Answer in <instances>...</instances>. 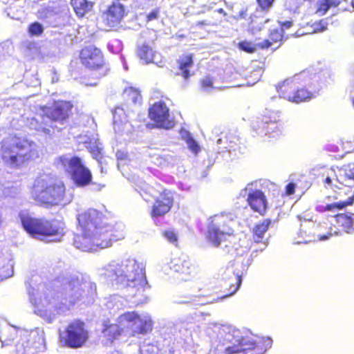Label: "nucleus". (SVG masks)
<instances>
[{
	"label": "nucleus",
	"instance_id": "nucleus-1",
	"mask_svg": "<svg viewBox=\"0 0 354 354\" xmlns=\"http://www.w3.org/2000/svg\"><path fill=\"white\" fill-rule=\"evenodd\" d=\"M110 219V214L106 209L89 208L79 214L77 221L82 233L74 237L76 248L90 251L95 248H108L118 240V231L109 223Z\"/></svg>",
	"mask_w": 354,
	"mask_h": 354
},
{
	"label": "nucleus",
	"instance_id": "nucleus-2",
	"mask_svg": "<svg viewBox=\"0 0 354 354\" xmlns=\"http://www.w3.org/2000/svg\"><path fill=\"white\" fill-rule=\"evenodd\" d=\"M218 339V346L224 354H264L267 350L261 337H253L230 326L221 329Z\"/></svg>",
	"mask_w": 354,
	"mask_h": 354
},
{
	"label": "nucleus",
	"instance_id": "nucleus-3",
	"mask_svg": "<svg viewBox=\"0 0 354 354\" xmlns=\"http://www.w3.org/2000/svg\"><path fill=\"white\" fill-rule=\"evenodd\" d=\"M0 157L5 165L19 169L37 158L39 154L33 142L11 135L0 142Z\"/></svg>",
	"mask_w": 354,
	"mask_h": 354
},
{
	"label": "nucleus",
	"instance_id": "nucleus-4",
	"mask_svg": "<svg viewBox=\"0 0 354 354\" xmlns=\"http://www.w3.org/2000/svg\"><path fill=\"white\" fill-rule=\"evenodd\" d=\"M32 194L37 205L51 208L65 202L66 190L62 182L37 179L32 186Z\"/></svg>",
	"mask_w": 354,
	"mask_h": 354
},
{
	"label": "nucleus",
	"instance_id": "nucleus-5",
	"mask_svg": "<svg viewBox=\"0 0 354 354\" xmlns=\"http://www.w3.org/2000/svg\"><path fill=\"white\" fill-rule=\"evenodd\" d=\"M19 217L23 228L34 238L43 239L55 236L59 241L65 234L64 223L60 221L35 218L25 214H20Z\"/></svg>",
	"mask_w": 354,
	"mask_h": 354
},
{
	"label": "nucleus",
	"instance_id": "nucleus-6",
	"mask_svg": "<svg viewBox=\"0 0 354 354\" xmlns=\"http://www.w3.org/2000/svg\"><path fill=\"white\" fill-rule=\"evenodd\" d=\"M78 58L81 64L89 71L88 79L93 82L87 83L95 86L99 80L106 75L109 68L102 50L94 45L85 46L79 52Z\"/></svg>",
	"mask_w": 354,
	"mask_h": 354
},
{
	"label": "nucleus",
	"instance_id": "nucleus-7",
	"mask_svg": "<svg viewBox=\"0 0 354 354\" xmlns=\"http://www.w3.org/2000/svg\"><path fill=\"white\" fill-rule=\"evenodd\" d=\"M90 333L86 323L75 319L68 322L63 330L59 331V342L66 348L77 349L88 342Z\"/></svg>",
	"mask_w": 354,
	"mask_h": 354
},
{
	"label": "nucleus",
	"instance_id": "nucleus-8",
	"mask_svg": "<svg viewBox=\"0 0 354 354\" xmlns=\"http://www.w3.org/2000/svg\"><path fill=\"white\" fill-rule=\"evenodd\" d=\"M299 76L286 79L276 85V90L281 98L293 103H301L310 100L313 94L306 88H299Z\"/></svg>",
	"mask_w": 354,
	"mask_h": 354
},
{
	"label": "nucleus",
	"instance_id": "nucleus-9",
	"mask_svg": "<svg viewBox=\"0 0 354 354\" xmlns=\"http://www.w3.org/2000/svg\"><path fill=\"white\" fill-rule=\"evenodd\" d=\"M230 220L224 215H214L208 223L205 233L206 240L215 247H218L227 236L233 235V230L230 227Z\"/></svg>",
	"mask_w": 354,
	"mask_h": 354
},
{
	"label": "nucleus",
	"instance_id": "nucleus-10",
	"mask_svg": "<svg viewBox=\"0 0 354 354\" xmlns=\"http://www.w3.org/2000/svg\"><path fill=\"white\" fill-rule=\"evenodd\" d=\"M158 187L160 189L154 198L149 212L152 219L165 216L171 210L175 203V191L163 187L160 185Z\"/></svg>",
	"mask_w": 354,
	"mask_h": 354
},
{
	"label": "nucleus",
	"instance_id": "nucleus-11",
	"mask_svg": "<svg viewBox=\"0 0 354 354\" xmlns=\"http://www.w3.org/2000/svg\"><path fill=\"white\" fill-rule=\"evenodd\" d=\"M59 160L64 165L66 162L68 163L71 179L76 186L84 187L91 183V172L88 168L84 165L80 158L73 156L68 160L65 157H60Z\"/></svg>",
	"mask_w": 354,
	"mask_h": 354
},
{
	"label": "nucleus",
	"instance_id": "nucleus-12",
	"mask_svg": "<svg viewBox=\"0 0 354 354\" xmlns=\"http://www.w3.org/2000/svg\"><path fill=\"white\" fill-rule=\"evenodd\" d=\"M73 104L71 101L55 100L51 106H41L43 118H46L53 122L63 124L68 121L72 115Z\"/></svg>",
	"mask_w": 354,
	"mask_h": 354
},
{
	"label": "nucleus",
	"instance_id": "nucleus-13",
	"mask_svg": "<svg viewBox=\"0 0 354 354\" xmlns=\"http://www.w3.org/2000/svg\"><path fill=\"white\" fill-rule=\"evenodd\" d=\"M148 116L157 128L170 129L175 126L169 109L163 101L156 102L151 104L148 110Z\"/></svg>",
	"mask_w": 354,
	"mask_h": 354
},
{
	"label": "nucleus",
	"instance_id": "nucleus-14",
	"mask_svg": "<svg viewBox=\"0 0 354 354\" xmlns=\"http://www.w3.org/2000/svg\"><path fill=\"white\" fill-rule=\"evenodd\" d=\"M124 263H117L111 272L121 282H126L127 285L133 288H144L147 284L146 277L142 272L136 273L134 269Z\"/></svg>",
	"mask_w": 354,
	"mask_h": 354
},
{
	"label": "nucleus",
	"instance_id": "nucleus-15",
	"mask_svg": "<svg viewBox=\"0 0 354 354\" xmlns=\"http://www.w3.org/2000/svg\"><path fill=\"white\" fill-rule=\"evenodd\" d=\"M118 322L119 324H124L126 323H136L139 322V325L132 329L131 335L135 337L138 335H146L150 333L153 328V321L149 316L141 317L136 311L125 312L118 317Z\"/></svg>",
	"mask_w": 354,
	"mask_h": 354
},
{
	"label": "nucleus",
	"instance_id": "nucleus-16",
	"mask_svg": "<svg viewBox=\"0 0 354 354\" xmlns=\"http://www.w3.org/2000/svg\"><path fill=\"white\" fill-rule=\"evenodd\" d=\"M125 6L119 2H113L102 12V21L109 29L118 26L126 16Z\"/></svg>",
	"mask_w": 354,
	"mask_h": 354
},
{
	"label": "nucleus",
	"instance_id": "nucleus-17",
	"mask_svg": "<svg viewBox=\"0 0 354 354\" xmlns=\"http://www.w3.org/2000/svg\"><path fill=\"white\" fill-rule=\"evenodd\" d=\"M247 203L254 212L259 213L261 216L266 214L268 209V201L263 191L255 189L248 195Z\"/></svg>",
	"mask_w": 354,
	"mask_h": 354
},
{
	"label": "nucleus",
	"instance_id": "nucleus-18",
	"mask_svg": "<svg viewBox=\"0 0 354 354\" xmlns=\"http://www.w3.org/2000/svg\"><path fill=\"white\" fill-rule=\"evenodd\" d=\"M263 123V129L266 134L277 131L279 130V115L277 111L266 110L261 115Z\"/></svg>",
	"mask_w": 354,
	"mask_h": 354
},
{
	"label": "nucleus",
	"instance_id": "nucleus-19",
	"mask_svg": "<svg viewBox=\"0 0 354 354\" xmlns=\"http://www.w3.org/2000/svg\"><path fill=\"white\" fill-rule=\"evenodd\" d=\"M179 73L178 75L181 76L184 80H187L193 75L191 71L194 66V55L192 53H185L176 60Z\"/></svg>",
	"mask_w": 354,
	"mask_h": 354
},
{
	"label": "nucleus",
	"instance_id": "nucleus-20",
	"mask_svg": "<svg viewBox=\"0 0 354 354\" xmlns=\"http://www.w3.org/2000/svg\"><path fill=\"white\" fill-rule=\"evenodd\" d=\"M174 270L178 274L179 278L182 281H187L196 273L194 264L189 260L186 259H178L174 265Z\"/></svg>",
	"mask_w": 354,
	"mask_h": 354
},
{
	"label": "nucleus",
	"instance_id": "nucleus-21",
	"mask_svg": "<svg viewBox=\"0 0 354 354\" xmlns=\"http://www.w3.org/2000/svg\"><path fill=\"white\" fill-rule=\"evenodd\" d=\"M337 226L346 233L354 232V213H339L335 215Z\"/></svg>",
	"mask_w": 354,
	"mask_h": 354
},
{
	"label": "nucleus",
	"instance_id": "nucleus-22",
	"mask_svg": "<svg viewBox=\"0 0 354 354\" xmlns=\"http://www.w3.org/2000/svg\"><path fill=\"white\" fill-rule=\"evenodd\" d=\"M353 203L354 194L345 201H339L325 205L322 203L317 204L315 209L317 212L320 213L326 212H334L337 210L345 209L348 206L352 205Z\"/></svg>",
	"mask_w": 354,
	"mask_h": 354
},
{
	"label": "nucleus",
	"instance_id": "nucleus-23",
	"mask_svg": "<svg viewBox=\"0 0 354 354\" xmlns=\"http://www.w3.org/2000/svg\"><path fill=\"white\" fill-rule=\"evenodd\" d=\"M283 39V35L281 30L274 29L268 35V38L259 43V49H268L270 47H279Z\"/></svg>",
	"mask_w": 354,
	"mask_h": 354
},
{
	"label": "nucleus",
	"instance_id": "nucleus-24",
	"mask_svg": "<svg viewBox=\"0 0 354 354\" xmlns=\"http://www.w3.org/2000/svg\"><path fill=\"white\" fill-rule=\"evenodd\" d=\"M122 331V328L110 323L109 319L104 320L102 323V333L105 339L111 343L118 339L121 336Z\"/></svg>",
	"mask_w": 354,
	"mask_h": 354
},
{
	"label": "nucleus",
	"instance_id": "nucleus-25",
	"mask_svg": "<svg viewBox=\"0 0 354 354\" xmlns=\"http://www.w3.org/2000/svg\"><path fill=\"white\" fill-rule=\"evenodd\" d=\"M70 5L76 16L82 18L92 10L94 3L88 0H71Z\"/></svg>",
	"mask_w": 354,
	"mask_h": 354
},
{
	"label": "nucleus",
	"instance_id": "nucleus-26",
	"mask_svg": "<svg viewBox=\"0 0 354 354\" xmlns=\"http://www.w3.org/2000/svg\"><path fill=\"white\" fill-rule=\"evenodd\" d=\"M122 97L125 102L129 105L141 104L142 100L140 91L131 86L124 90Z\"/></svg>",
	"mask_w": 354,
	"mask_h": 354
},
{
	"label": "nucleus",
	"instance_id": "nucleus-27",
	"mask_svg": "<svg viewBox=\"0 0 354 354\" xmlns=\"http://www.w3.org/2000/svg\"><path fill=\"white\" fill-rule=\"evenodd\" d=\"M272 224V221L270 218H266L263 220L261 223L257 224L253 229L252 236L254 242L259 243L261 242L264 237L265 233L268 230L270 226Z\"/></svg>",
	"mask_w": 354,
	"mask_h": 354
},
{
	"label": "nucleus",
	"instance_id": "nucleus-28",
	"mask_svg": "<svg viewBox=\"0 0 354 354\" xmlns=\"http://www.w3.org/2000/svg\"><path fill=\"white\" fill-rule=\"evenodd\" d=\"M138 57L146 64L151 63L155 57V51L152 47L147 44H142L137 48Z\"/></svg>",
	"mask_w": 354,
	"mask_h": 354
},
{
	"label": "nucleus",
	"instance_id": "nucleus-29",
	"mask_svg": "<svg viewBox=\"0 0 354 354\" xmlns=\"http://www.w3.org/2000/svg\"><path fill=\"white\" fill-rule=\"evenodd\" d=\"M242 282V277L240 274H236L234 277V281H231L230 279L226 281V285L228 286L226 288V294L223 297H227L234 295L240 288Z\"/></svg>",
	"mask_w": 354,
	"mask_h": 354
},
{
	"label": "nucleus",
	"instance_id": "nucleus-30",
	"mask_svg": "<svg viewBox=\"0 0 354 354\" xmlns=\"http://www.w3.org/2000/svg\"><path fill=\"white\" fill-rule=\"evenodd\" d=\"M183 139L186 142L189 149L194 153H198L201 147L196 141L193 138L189 131H185L184 134L182 135Z\"/></svg>",
	"mask_w": 354,
	"mask_h": 354
},
{
	"label": "nucleus",
	"instance_id": "nucleus-31",
	"mask_svg": "<svg viewBox=\"0 0 354 354\" xmlns=\"http://www.w3.org/2000/svg\"><path fill=\"white\" fill-rule=\"evenodd\" d=\"M27 30L28 35L31 37H40L44 33V28L40 23L34 21L28 25Z\"/></svg>",
	"mask_w": 354,
	"mask_h": 354
},
{
	"label": "nucleus",
	"instance_id": "nucleus-32",
	"mask_svg": "<svg viewBox=\"0 0 354 354\" xmlns=\"http://www.w3.org/2000/svg\"><path fill=\"white\" fill-rule=\"evenodd\" d=\"M237 46L240 50L247 53H253L257 49H259V43L253 44L252 42L246 40L239 42Z\"/></svg>",
	"mask_w": 354,
	"mask_h": 354
},
{
	"label": "nucleus",
	"instance_id": "nucleus-33",
	"mask_svg": "<svg viewBox=\"0 0 354 354\" xmlns=\"http://www.w3.org/2000/svg\"><path fill=\"white\" fill-rule=\"evenodd\" d=\"M332 6L326 0H319L316 3L315 13L319 16L324 15Z\"/></svg>",
	"mask_w": 354,
	"mask_h": 354
},
{
	"label": "nucleus",
	"instance_id": "nucleus-34",
	"mask_svg": "<svg viewBox=\"0 0 354 354\" xmlns=\"http://www.w3.org/2000/svg\"><path fill=\"white\" fill-rule=\"evenodd\" d=\"M66 285L67 286L66 288L69 291L76 292L77 290H79L80 289L82 281L77 277H72L66 281Z\"/></svg>",
	"mask_w": 354,
	"mask_h": 354
},
{
	"label": "nucleus",
	"instance_id": "nucleus-35",
	"mask_svg": "<svg viewBox=\"0 0 354 354\" xmlns=\"http://www.w3.org/2000/svg\"><path fill=\"white\" fill-rule=\"evenodd\" d=\"M256 1L261 11L268 12L274 6L275 0H256Z\"/></svg>",
	"mask_w": 354,
	"mask_h": 354
},
{
	"label": "nucleus",
	"instance_id": "nucleus-36",
	"mask_svg": "<svg viewBox=\"0 0 354 354\" xmlns=\"http://www.w3.org/2000/svg\"><path fill=\"white\" fill-rule=\"evenodd\" d=\"M102 149L97 145L90 146L88 147V151L91 153L92 157L100 162L103 158Z\"/></svg>",
	"mask_w": 354,
	"mask_h": 354
},
{
	"label": "nucleus",
	"instance_id": "nucleus-37",
	"mask_svg": "<svg viewBox=\"0 0 354 354\" xmlns=\"http://www.w3.org/2000/svg\"><path fill=\"white\" fill-rule=\"evenodd\" d=\"M200 84L205 91L211 89L213 88V79L209 76H206L201 80Z\"/></svg>",
	"mask_w": 354,
	"mask_h": 354
},
{
	"label": "nucleus",
	"instance_id": "nucleus-38",
	"mask_svg": "<svg viewBox=\"0 0 354 354\" xmlns=\"http://www.w3.org/2000/svg\"><path fill=\"white\" fill-rule=\"evenodd\" d=\"M10 328H3L0 330V339L2 342H8L14 339L13 335L8 336Z\"/></svg>",
	"mask_w": 354,
	"mask_h": 354
},
{
	"label": "nucleus",
	"instance_id": "nucleus-39",
	"mask_svg": "<svg viewBox=\"0 0 354 354\" xmlns=\"http://www.w3.org/2000/svg\"><path fill=\"white\" fill-rule=\"evenodd\" d=\"M314 32H323L327 29L328 23L324 19H321L314 24Z\"/></svg>",
	"mask_w": 354,
	"mask_h": 354
},
{
	"label": "nucleus",
	"instance_id": "nucleus-40",
	"mask_svg": "<svg viewBox=\"0 0 354 354\" xmlns=\"http://www.w3.org/2000/svg\"><path fill=\"white\" fill-rule=\"evenodd\" d=\"M159 15H160V8H156L152 10L150 12H149L146 15L145 21L147 22H149V21L156 20L159 17Z\"/></svg>",
	"mask_w": 354,
	"mask_h": 354
},
{
	"label": "nucleus",
	"instance_id": "nucleus-41",
	"mask_svg": "<svg viewBox=\"0 0 354 354\" xmlns=\"http://www.w3.org/2000/svg\"><path fill=\"white\" fill-rule=\"evenodd\" d=\"M51 12L52 10H50L49 8H44L41 10H39L37 12V18L43 21L46 20L48 19Z\"/></svg>",
	"mask_w": 354,
	"mask_h": 354
},
{
	"label": "nucleus",
	"instance_id": "nucleus-42",
	"mask_svg": "<svg viewBox=\"0 0 354 354\" xmlns=\"http://www.w3.org/2000/svg\"><path fill=\"white\" fill-rule=\"evenodd\" d=\"M297 188V183L292 182L288 183L285 187V195L291 196L294 194Z\"/></svg>",
	"mask_w": 354,
	"mask_h": 354
},
{
	"label": "nucleus",
	"instance_id": "nucleus-43",
	"mask_svg": "<svg viewBox=\"0 0 354 354\" xmlns=\"http://www.w3.org/2000/svg\"><path fill=\"white\" fill-rule=\"evenodd\" d=\"M163 236L171 243H176L178 241L176 233L172 230H165L163 232Z\"/></svg>",
	"mask_w": 354,
	"mask_h": 354
},
{
	"label": "nucleus",
	"instance_id": "nucleus-44",
	"mask_svg": "<svg viewBox=\"0 0 354 354\" xmlns=\"http://www.w3.org/2000/svg\"><path fill=\"white\" fill-rule=\"evenodd\" d=\"M344 176L348 180L354 181V165H348L345 168Z\"/></svg>",
	"mask_w": 354,
	"mask_h": 354
},
{
	"label": "nucleus",
	"instance_id": "nucleus-45",
	"mask_svg": "<svg viewBox=\"0 0 354 354\" xmlns=\"http://www.w3.org/2000/svg\"><path fill=\"white\" fill-rule=\"evenodd\" d=\"M203 288L196 287L194 288L191 292V296L193 297H203L206 296Z\"/></svg>",
	"mask_w": 354,
	"mask_h": 354
},
{
	"label": "nucleus",
	"instance_id": "nucleus-46",
	"mask_svg": "<svg viewBox=\"0 0 354 354\" xmlns=\"http://www.w3.org/2000/svg\"><path fill=\"white\" fill-rule=\"evenodd\" d=\"M55 130H57V127L53 125L44 126L40 127V131L48 135L54 133Z\"/></svg>",
	"mask_w": 354,
	"mask_h": 354
},
{
	"label": "nucleus",
	"instance_id": "nucleus-47",
	"mask_svg": "<svg viewBox=\"0 0 354 354\" xmlns=\"http://www.w3.org/2000/svg\"><path fill=\"white\" fill-rule=\"evenodd\" d=\"M326 1L332 6V8H337L342 3V0H326Z\"/></svg>",
	"mask_w": 354,
	"mask_h": 354
},
{
	"label": "nucleus",
	"instance_id": "nucleus-48",
	"mask_svg": "<svg viewBox=\"0 0 354 354\" xmlns=\"http://www.w3.org/2000/svg\"><path fill=\"white\" fill-rule=\"evenodd\" d=\"M292 21H285L281 24V28L279 30H281L283 31V28L288 29L292 26Z\"/></svg>",
	"mask_w": 354,
	"mask_h": 354
},
{
	"label": "nucleus",
	"instance_id": "nucleus-49",
	"mask_svg": "<svg viewBox=\"0 0 354 354\" xmlns=\"http://www.w3.org/2000/svg\"><path fill=\"white\" fill-rule=\"evenodd\" d=\"M324 183L325 185H332L333 184V179L329 177V176H327L324 180Z\"/></svg>",
	"mask_w": 354,
	"mask_h": 354
},
{
	"label": "nucleus",
	"instance_id": "nucleus-50",
	"mask_svg": "<svg viewBox=\"0 0 354 354\" xmlns=\"http://www.w3.org/2000/svg\"><path fill=\"white\" fill-rule=\"evenodd\" d=\"M9 276L8 274L4 273L1 269H0V281L3 280L4 279L7 278Z\"/></svg>",
	"mask_w": 354,
	"mask_h": 354
},
{
	"label": "nucleus",
	"instance_id": "nucleus-51",
	"mask_svg": "<svg viewBox=\"0 0 354 354\" xmlns=\"http://www.w3.org/2000/svg\"><path fill=\"white\" fill-rule=\"evenodd\" d=\"M204 25H207V23L205 21H200L197 22V26H204Z\"/></svg>",
	"mask_w": 354,
	"mask_h": 354
},
{
	"label": "nucleus",
	"instance_id": "nucleus-52",
	"mask_svg": "<svg viewBox=\"0 0 354 354\" xmlns=\"http://www.w3.org/2000/svg\"><path fill=\"white\" fill-rule=\"evenodd\" d=\"M2 225H3V218H2V214L0 212V227L2 226Z\"/></svg>",
	"mask_w": 354,
	"mask_h": 354
},
{
	"label": "nucleus",
	"instance_id": "nucleus-53",
	"mask_svg": "<svg viewBox=\"0 0 354 354\" xmlns=\"http://www.w3.org/2000/svg\"><path fill=\"white\" fill-rule=\"evenodd\" d=\"M79 299H80V295L76 296L75 298L74 299V300L72 301V303L75 304L76 302V301L78 300Z\"/></svg>",
	"mask_w": 354,
	"mask_h": 354
},
{
	"label": "nucleus",
	"instance_id": "nucleus-54",
	"mask_svg": "<svg viewBox=\"0 0 354 354\" xmlns=\"http://www.w3.org/2000/svg\"><path fill=\"white\" fill-rule=\"evenodd\" d=\"M218 12L219 13L225 14V11H224L222 8H221V9H220V10H218Z\"/></svg>",
	"mask_w": 354,
	"mask_h": 354
},
{
	"label": "nucleus",
	"instance_id": "nucleus-55",
	"mask_svg": "<svg viewBox=\"0 0 354 354\" xmlns=\"http://www.w3.org/2000/svg\"><path fill=\"white\" fill-rule=\"evenodd\" d=\"M351 6H352L353 8H354V0L351 1Z\"/></svg>",
	"mask_w": 354,
	"mask_h": 354
}]
</instances>
